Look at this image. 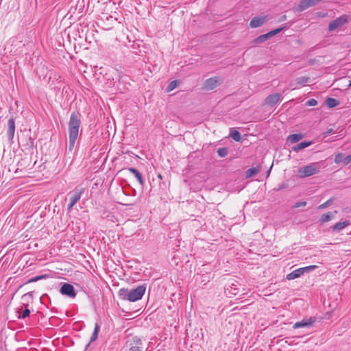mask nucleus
I'll return each instance as SVG.
<instances>
[{
  "instance_id": "17",
  "label": "nucleus",
  "mask_w": 351,
  "mask_h": 351,
  "mask_svg": "<svg viewBox=\"0 0 351 351\" xmlns=\"http://www.w3.org/2000/svg\"><path fill=\"white\" fill-rule=\"evenodd\" d=\"M239 283L237 281L232 282L230 286H228L226 291L228 293V294L236 295L239 293Z\"/></svg>"
},
{
  "instance_id": "26",
  "label": "nucleus",
  "mask_w": 351,
  "mask_h": 351,
  "mask_svg": "<svg viewBox=\"0 0 351 351\" xmlns=\"http://www.w3.org/2000/svg\"><path fill=\"white\" fill-rule=\"evenodd\" d=\"M230 136L236 141H239L241 140V134L237 130H232L230 133Z\"/></svg>"
},
{
  "instance_id": "36",
  "label": "nucleus",
  "mask_w": 351,
  "mask_h": 351,
  "mask_svg": "<svg viewBox=\"0 0 351 351\" xmlns=\"http://www.w3.org/2000/svg\"><path fill=\"white\" fill-rule=\"evenodd\" d=\"M294 339H295V337H288V338H287L285 342L289 345L293 344Z\"/></svg>"
},
{
  "instance_id": "39",
  "label": "nucleus",
  "mask_w": 351,
  "mask_h": 351,
  "mask_svg": "<svg viewBox=\"0 0 351 351\" xmlns=\"http://www.w3.org/2000/svg\"><path fill=\"white\" fill-rule=\"evenodd\" d=\"M158 178L160 179V180H162V176L161 174H158Z\"/></svg>"
},
{
  "instance_id": "8",
  "label": "nucleus",
  "mask_w": 351,
  "mask_h": 351,
  "mask_svg": "<svg viewBox=\"0 0 351 351\" xmlns=\"http://www.w3.org/2000/svg\"><path fill=\"white\" fill-rule=\"evenodd\" d=\"M221 82L217 77L207 79L204 84V88L206 90H211L215 88Z\"/></svg>"
},
{
  "instance_id": "28",
  "label": "nucleus",
  "mask_w": 351,
  "mask_h": 351,
  "mask_svg": "<svg viewBox=\"0 0 351 351\" xmlns=\"http://www.w3.org/2000/svg\"><path fill=\"white\" fill-rule=\"evenodd\" d=\"M343 155L341 153L337 154L335 158V162L337 164H339L341 162H343Z\"/></svg>"
},
{
  "instance_id": "4",
  "label": "nucleus",
  "mask_w": 351,
  "mask_h": 351,
  "mask_svg": "<svg viewBox=\"0 0 351 351\" xmlns=\"http://www.w3.org/2000/svg\"><path fill=\"white\" fill-rule=\"evenodd\" d=\"M317 267V265H310L305 267H302L297 269L292 272L289 273L287 276V280H293L297 278L300 277L302 275H303L305 272H310L314 269H315Z\"/></svg>"
},
{
  "instance_id": "21",
  "label": "nucleus",
  "mask_w": 351,
  "mask_h": 351,
  "mask_svg": "<svg viewBox=\"0 0 351 351\" xmlns=\"http://www.w3.org/2000/svg\"><path fill=\"white\" fill-rule=\"evenodd\" d=\"M128 170L134 175V176L136 177V178L137 179V180L141 185L143 184L144 182H143V176L141 175V173L137 169L130 167V168H128Z\"/></svg>"
},
{
  "instance_id": "20",
  "label": "nucleus",
  "mask_w": 351,
  "mask_h": 351,
  "mask_svg": "<svg viewBox=\"0 0 351 351\" xmlns=\"http://www.w3.org/2000/svg\"><path fill=\"white\" fill-rule=\"evenodd\" d=\"M350 221L348 220H346L344 221H340L335 224L332 227V230L334 231H340L348 225H350Z\"/></svg>"
},
{
  "instance_id": "9",
  "label": "nucleus",
  "mask_w": 351,
  "mask_h": 351,
  "mask_svg": "<svg viewBox=\"0 0 351 351\" xmlns=\"http://www.w3.org/2000/svg\"><path fill=\"white\" fill-rule=\"evenodd\" d=\"M60 293L62 295H67L72 298H75L76 295V293L75 291L73 286L68 283H64L61 287Z\"/></svg>"
},
{
  "instance_id": "27",
  "label": "nucleus",
  "mask_w": 351,
  "mask_h": 351,
  "mask_svg": "<svg viewBox=\"0 0 351 351\" xmlns=\"http://www.w3.org/2000/svg\"><path fill=\"white\" fill-rule=\"evenodd\" d=\"M177 85H178V82L176 80H173V81L171 82L167 88V90L168 92L173 90L174 88H176L177 87Z\"/></svg>"
},
{
  "instance_id": "11",
  "label": "nucleus",
  "mask_w": 351,
  "mask_h": 351,
  "mask_svg": "<svg viewBox=\"0 0 351 351\" xmlns=\"http://www.w3.org/2000/svg\"><path fill=\"white\" fill-rule=\"evenodd\" d=\"M315 319L314 317H310L308 319H303L300 322L295 323L293 326V328H308L312 326L315 322Z\"/></svg>"
},
{
  "instance_id": "15",
  "label": "nucleus",
  "mask_w": 351,
  "mask_h": 351,
  "mask_svg": "<svg viewBox=\"0 0 351 351\" xmlns=\"http://www.w3.org/2000/svg\"><path fill=\"white\" fill-rule=\"evenodd\" d=\"M130 346L129 351H143L142 341L136 337L133 338V343Z\"/></svg>"
},
{
  "instance_id": "19",
  "label": "nucleus",
  "mask_w": 351,
  "mask_h": 351,
  "mask_svg": "<svg viewBox=\"0 0 351 351\" xmlns=\"http://www.w3.org/2000/svg\"><path fill=\"white\" fill-rule=\"evenodd\" d=\"M312 144V142L311 141H304V142H301L299 144L295 145L294 147H292V150L295 152H299L300 150L302 149H304L307 147H308L309 145H311Z\"/></svg>"
},
{
  "instance_id": "14",
  "label": "nucleus",
  "mask_w": 351,
  "mask_h": 351,
  "mask_svg": "<svg viewBox=\"0 0 351 351\" xmlns=\"http://www.w3.org/2000/svg\"><path fill=\"white\" fill-rule=\"evenodd\" d=\"M280 97L281 95L280 93L269 95L265 99V104L269 106H274L280 101Z\"/></svg>"
},
{
  "instance_id": "35",
  "label": "nucleus",
  "mask_w": 351,
  "mask_h": 351,
  "mask_svg": "<svg viewBox=\"0 0 351 351\" xmlns=\"http://www.w3.org/2000/svg\"><path fill=\"white\" fill-rule=\"evenodd\" d=\"M351 162V154L343 158V164L345 165H348Z\"/></svg>"
},
{
  "instance_id": "24",
  "label": "nucleus",
  "mask_w": 351,
  "mask_h": 351,
  "mask_svg": "<svg viewBox=\"0 0 351 351\" xmlns=\"http://www.w3.org/2000/svg\"><path fill=\"white\" fill-rule=\"evenodd\" d=\"M99 330H100V325L98 323H95L94 331L90 337V342H93L97 339Z\"/></svg>"
},
{
  "instance_id": "34",
  "label": "nucleus",
  "mask_w": 351,
  "mask_h": 351,
  "mask_svg": "<svg viewBox=\"0 0 351 351\" xmlns=\"http://www.w3.org/2000/svg\"><path fill=\"white\" fill-rule=\"evenodd\" d=\"M317 104V101L315 99H311L306 101V105L308 106H315Z\"/></svg>"
},
{
  "instance_id": "6",
  "label": "nucleus",
  "mask_w": 351,
  "mask_h": 351,
  "mask_svg": "<svg viewBox=\"0 0 351 351\" xmlns=\"http://www.w3.org/2000/svg\"><path fill=\"white\" fill-rule=\"evenodd\" d=\"M284 27L277 28L276 29L271 30L268 33L265 34L261 35L258 36L256 38H255L253 41L254 44H260L265 41H266L267 39L271 38L272 36H275L276 34L280 32Z\"/></svg>"
},
{
  "instance_id": "29",
  "label": "nucleus",
  "mask_w": 351,
  "mask_h": 351,
  "mask_svg": "<svg viewBox=\"0 0 351 351\" xmlns=\"http://www.w3.org/2000/svg\"><path fill=\"white\" fill-rule=\"evenodd\" d=\"M332 202V199H330L328 200H327L326 202H325L324 203L320 204L319 206H318V208L319 209H324V208H327L328 206H329Z\"/></svg>"
},
{
  "instance_id": "31",
  "label": "nucleus",
  "mask_w": 351,
  "mask_h": 351,
  "mask_svg": "<svg viewBox=\"0 0 351 351\" xmlns=\"http://www.w3.org/2000/svg\"><path fill=\"white\" fill-rule=\"evenodd\" d=\"M217 153H218L219 156H220L221 157H224L227 155V149L226 148H219L217 150Z\"/></svg>"
},
{
  "instance_id": "5",
  "label": "nucleus",
  "mask_w": 351,
  "mask_h": 351,
  "mask_svg": "<svg viewBox=\"0 0 351 351\" xmlns=\"http://www.w3.org/2000/svg\"><path fill=\"white\" fill-rule=\"evenodd\" d=\"M84 191V189H82L81 190L75 189L73 191L70 192L69 193V195L70 196V198H69L70 202L67 207L68 211H71V210L74 206V205L80 199Z\"/></svg>"
},
{
  "instance_id": "7",
  "label": "nucleus",
  "mask_w": 351,
  "mask_h": 351,
  "mask_svg": "<svg viewBox=\"0 0 351 351\" xmlns=\"http://www.w3.org/2000/svg\"><path fill=\"white\" fill-rule=\"evenodd\" d=\"M348 21V16L346 15H342L336 19L333 20L329 23L328 30L332 32L336 29L341 27Z\"/></svg>"
},
{
  "instance_id": "2",
  "label": "nucleus",
  "mask_w": 351,
  "mask_h": 351,
  "mask_svg": "<svg viewBox=\"0 0 351 351\" xmlns=\"http://www.w3.org/2000/svg\"><path fill=\"white\" fill-rule=\"evenodd\" d=\"M146 291V285L138 286L133 289L121 288L119 291V296L123 300L136 302L141 300Z\"/></svg>"
},
{
  "instance_id": "32",
  "label": "nucleus",
  "mask_w": 351,
  "mask_h": 351,
  "mask_svg": "<svg viewBox=\"0 0 351 351\" xmlns=\"http://www.w3.org/2000/svg\"><path fill=\"white\" fill-rule=\"evenodd\" d=\"M29 313H30V311L28 308H25L23 311L21 315H19V318L25 319V318H26L27 317L29 316Z\"/></svg>"
},
{
  "instance_id": "13",
  "label": "nucleus",
  "mask_w": 351,
  "mask_h": 351,
  "mask_svg": "<svg viewBox=\"0 0 351 351\" xmlns=\"http://www.w3.org/2000/svg\"><path fill=\"white\" fill-rule=\"evenodd\" d=\"M15 132V121L14 118H10L8 121V137L10 141H12L14 138Z\"/></svg>"
},
{
  "instance_id": "23",
  "label": "nucleus",
  "mask_w": 351,
  "mask_h": 351,
  "mask_svg": "<svg viewBox=\"0 0 351 351\" xmlns=\"http://www.w3.org/2000/svg\"><path fill=\"white\" fill-rule=\"evenodd\" d=\"M259 171H260V169L258 167L250 168L249 169H247L245 171V177L247 178L253 177V176H256V174H258Z\"/></svg>"
},
{
  "instance_id": "30",
  "label": "nucleus",
  "mask_w": 351,
  "mask_h": 351,
  "mask_svg": "<svg viewBox=\"0 0 351 351\" xmlns=\"http://www.w3.org/2000/svg\"><path fill=\"white\" fill-rule=\"evenodd\" d=\"M45 276H38L28 280L27 283L34 282L43 278H45Z\"/></svg>"
},
{
  "instance_id": "16",
  "label": "nucleus",
  "mask_w": 351,
  "mask_h": 351,
  "mask_svg": "<svg viewBox=\"0 0 351 351\" xmlns=\"http://www.w3.org/2000/svg\"><path fill=\"white\" fill-rule=\"evenodd\" d=\"M265 21V16H256L251 20L250 25L252 28L258 27L261 26Z\"/></svg>"
},
{
  "instance_id": "22",
  "label": "nucleus",
  "mask_w": 351,
  "mask_h": 351,
  "mask_svg": "<svg viewBox=\"0 0 351 351\" xmlns=\"http://www.w3.org/2000/svg\"><path fill=\"white\" fill-rule=\"evenodd\" d=\"M325 104L329 108H332L338 106L339 101L336 99L329 97L325 100Z\"/></svg>"
},
{
  "instance_id": "1",
  "label": "nucleus",
  "mask_w": 351,
  "mask_h": 351,
  "mask_svg": "<svg viewBox=\"0 0 351 351\" xmlns=\"http://www.w3.org/2000/svg\"><path fill=\"white\" fill-rule=\"evenodd\" d=\"M80 124L81 121L79 116L76 113L73 112L71 114L69 122V149L70 151H72L74 149Z\"/></svg>"
},
{
  "instance_id": "10",
  "label": "nucleus",
  "mask_w": 351,
  "mask_h": 351,
  "mask_svg": "<svg viewBox=\"0 0 351 351\" xmlns=\"http://www.w3.org/2000/svg\"><path fill=\"white\" fill-rule=\"evenodd\" d=\"M321 0H302L298 5V10L303 11L307 8L317 5Z\"/></svg>"
},
{
  "instance_id": "3",
  "label": "nucleus",
  "mask_w": 351,
  "mask_h": 351,
  "mask_svg": "<svg viewBox=\"0 0 351 351\" xmlns=\"http://www.w3.org/2000/svg\"><path fill=\"white\" fill-rule=\"evenodd\" d=\"M320 170V165L319 162L311 163L304 167H300L298 170V176L300 178L309 177L317 173Z\"/></svg>"
},
{
  "instance_id": "38",
  "label": "nucleus",
  "mask_w": 351,
  "mask_h": 351,
  "mask_svg": "<svg viewBox=\"0 0 351 351\" xmlns=\"http://www.w3.org/2000/svg\"><path fill=\"white\" fill-rule=\"evenodd\" d=\"M286 19V16L285 15H283L282 16H281L280 18V21H283Z\"/></svg>"
},
{
  "instance_id": "25",
  "label": "nucleus",
  "mask_w": 351,
  "mask_h": 351,
  "mask_svg": "<svg viewBox=\"0 0 351 351\" xmlns=\"http://www.w3.org/2000/svg\"><path fill=\"white\" fill-rule=\"evenodd\" d=\"M332 217L333 215H332V213H330L323 214L320 217L319 221L324 223L330 221L332 219Z\"/></svg>"
},
{
  "instance_id": "18",
  "label": "nucleus",
  "mask_w": 351,
  "mask_h": 351,
  "mask_svg": "<svg viewBox=\"0 0 351 351\" xmlns=\"http://www.w3.org/2000/svg\"><path fill=\"white\" fill-rule=\"evenodd\" d=\"M303 138V134H291L287 137V143H295L297 142H299L301 139Z\"/></svg>"
},
{
  "instance_id": "12",
  "label": "nucleus",
  "mask_w": 351,
  "mask_h": 351,
  "mask_svg": "<svg viewBox=\"0 0 351 351\" xmlns=\"http://www.w3.org/2000/svg\"><path fill=\"white\" fill-rule=\"evenodd\" d=\"M310 78L306 76H302L300 77H298L295 80V83L291 82L290 86L291 87L292 90L296 89L298 88V86H305L306 84H307L309 82Z\"/></svg>"
},
{
  "instance_id": "37",
  "label": "nucleus",
  "mask_w": 351,
  "mask_h": 351,
  "mask_svg": "<svg viewBox=\"0 0 351 351\" xmlns=\"http://www.w3.org/2000/svg\"><path fill=\"white\" fill-rule=\"evenodd\" d=\"M333 133H334V130L332 129H329L326 132L323 133V136H324V137H326L329 134H333Z\"/></svg>"
},
{
  "instance_id": "33",
  "label": "nucleus",
  "mask_w": 351,
  "mask_h": 351,
  "mask_svg": "<svg viewBox=\"0 0 351 351\" xmlns=\"http://www.w3.org/2000/svg\"><path fill=\"white\" fill-rule=\"evenodd\" d=\"M306 202L305 201H302V202H296L293 206V208H299V207H302V206H305L306 205Z\"/></svg>"
}]
</instances>
